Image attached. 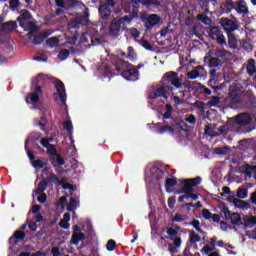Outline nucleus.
<instances>
[{"label":"nucleus","instance_id":"9","mask_svg":"<svg viewBox=\"0 0 256 256\" xmlns=\"http://www.w3.org/2000/svg\"><path fill=\"white\" fill-rule=\"evenodd\" d=\"M98 13L102 27H107V24L109 23V17H111L112 13L111 8L107 4H102L98 8Z\"/></svg>","mask_w":256,"mask_h":256},{"label":"nucleus","instance_id":"27","mask_svg":"<svg viewBox=\"0 0 256 256\" xmlns=\"http://www.w3.org/2000/svg\"><path fill=\"white\" fill-rule=\"evenodd\" d=\"M254 225H256V216H250L244 218L243 227L244 229H251Z\"/></svg>","mask_w":256,"mask_h":256},{"label":"nucleus","instance_id":"43","mask_svg":"<svg viewBox=\"0 0 256 256\" xmlns=\"http://www.w3.org/2000/svg\"><path fill=\"white\" fill-rule=\"evenodd\" d=\"M33 61H38V63H47V61H48L47 54H45V53H37L33 57Z\"/></svg>","mask_w":256,"mask_h":256},{"label":"nucleus","instance_id":"4","mask_svg":"<svg viewBox=\"0 0 256 256\" xmlns=\"http://www.w3.org/2000/svg\"><path fill=\"white\" fill-rule=\"evenodd\" d=\"M166 233L170 236L169 240L173 241V244L168 245V251L173 254L179 253V247H181L182 243L181 237H177L179 232L173 228H168Z\"/></svg>","mask_w":256,"mask_h":256},{"label":"nucleus","instance_id":"49","mask_svg":"<svg viewBox=\"0 0 256 256\" xmlns=\"http://www.w3.org/2000/svg\"><path fill=\"white\" fill-rule=\"evenodd\" d=\"M48 180H49V183L51 181V183H54V185L61 186L62 184V179L60 180L59 177L55 175V173L53 172H50V176Z\"/></svg>","mask_w":256,"mask_h":256},{"label":"nucleus","instance_id":"33","mask_svg":"<svg viewBox=\"0 0 256 256\" xmlns=\"http://www.w3.org/2000/svg\"><path fill=\"white\" fill-rule=\"evenodd\" d=\"M27 29L29 30L28 37L31 39V37H33V35L39 31V26H36L35 22H28Z\"/></svg>","mask_w":256,"mask_h":256},{"label":"nucleus","instance_id":"6","mask_svg":"<svg viewBox=\"0 0 256 256\" xmlns=\"http://www.w3.org/2000/svg\"><path fill=\"white\" fill-rule=\"evenodd\" d=\"M57 93H54V101H61L62 105H67V92L65 90V84L61 80L54 82Z\"/></svg>","mask_w":256,"mask_h":256},{"label":"nucleus","instance_id":"62","mask_svg":"<svg viewBox=\"0 0 256 256\" xmlns=\"http://www.w3.org/2000/svg\"><path fill=\"white\" fill-rule=\"evenodd\" d=\"M118 20L120 21L122 26L125 27V23L129 24V23H131V21H133V16L126 15L124 17L118 18Z\"/></svg>","mask_w":256,"mask_h":256},{"label":"nucleus","instance_id":"54","mask_svg":"<svg viewBox=\"0 0 256 256\" xmlns=\"http://www.w3.org/2000/svg\"><path fill=\"white\" fill-rule=\"evenodd\" d=\"M67 211H75L77 209V199L70 198V202L66 206Z\"/></svg>","mask_w":256,"mask_h":256},{"label":"nucleus","instance_id":"3","mask_svg":"<svg viewBox=\"0 0 256 256\" xmlns=\"http://www.w3.org/2000/svg\"><path fill=\"white\" fill-rule=\"evenodd\" d=\"M201 177L197 176L195 178H189L182 181L183 187L181 190L176 191V195H189V193H194L195 189L194 187H197V185H201Z\"/></svg>","mask_w":256,"mask_h":256},{"label":"nucleus","instance_id":"12","mask_svg":"<svg viewBox=\"0 0 256 256\" xmlns=\"http://www.w3.org/2000/svg\"><path fill=\"white\" fill-rule=\"evenodd\" d=\"M166 112L162 115L163 121L170 119V123L173 127H179L181 120L173 117V106L169 103L165 105Z\"/></svg>","mask_w":256,"mask_h":256},{"label":"nucleus","instance_id":"45","mask_svg":"<svg viewBox=\"0 0 256 256\" xmlns=\"http://www.w3.org/2000/svg\"><path fill=\"white\" fill-rule=\"evenodd\" d=\"M64 129L67 131V133H69L70 139L73 140V123L71 120L64 122Z\"/></svg>","mask_w":256,"mask_h":256},{"label":"nucleus","instance_id":"64","mask_svg":"<svg viewBox=\"0 0 256 256\" xmlns=\"http://www.w3.org/2000/svg\"><path fill=\"white\" fill-rule=\"evenodd\" d=\"M61 183L62 184H60V186L62 187V189H70V191H73V185L67 182V178L63 177Z\"/></svg>","mask_w":256,"mask_h":256},{"label":"nucleus","instance_id":"8","mask_svg":"<svg viewBox=\"0 0 256 256\" xmlns=\"http://www.w3.org/2000/svg\"><path fill=\"white\" fill-rule=\"evenodd\" d=\"M55 4L59 9H66V11L75 9V7H85V4L79 0H55Z\"/></svg>","mask_w":256,"mask_h":256},{"label":"nucleus","instance_id":"48","mask_svg":"<svg viewBox=\"0 0 256 256\" xmlns=\"http://www.w3.org/2000/svg\"><path fill=\"white\" fill-rule=\"evenodd\" d=\"M139 44L146 49V51H155V48H153V45L149 43L146 39H140Z\"/></svg>","mask_w":256,"mask_h":256},{"label":"nucleus","instance_id":"40","mask_svg":"<svg viewBox=\"0 0 256 256\" xmlns=\"http://www.w3.org/2000/svg\"><path fill=\"white\" fill-rule=\"evenodd\" d=\"M189 225H191L192 227H194V229L200 233L201 235H205V231H203V229H201V222L197 219H194L192 222L189 223Z\"/></svg>","mask_w":256,"mask_h":256},{"label":"nucleus","instance_id":"13","mask_svg":"<svg viewBox=\"0 0 256 256\" xmlns=\"http://www.w3.org/2000/svg\"><path fill=\"white\" fill-rule=\"evenodd\" d=\"M117 73H121V76L126 81H139V71L134 70L133 67H125L123 70L117 71Z\"/></svg>","mask_w":256,"mask_h":256},{"label":"nucleus","instance_id":"22","mask_svg":"<svg viewBox=\"0 0 256 256\" xmlns=\"http://www.w3.org/2000/svg\"><path fill=\"white\" fill-rule=\"evenodd\" d=\"M138 3H142L144 7H151V5L159 7V5H161V2H159V0H132L133 5H138Z\"/></svg>","mask_w":256,"mask_h":256},{"label":"nucleus","instance_id":"28","mask_svg":"<svg viewBox=\"0 0 256 256\" xmlns=\"http://www.w3.org/2000/svg\"><path fill=\"white\" fill-rule=\"evenodd\" d=\"M246 71H247V73L250 77H253V75H255L256 65H255V60L254 59H250L248 61V64L246 66Z\"/></svg>","mask_w":256,"mask_h":256},{"label":"nucleus","instance_id":"7","mask_svg":"<svg viewBox=\"0 0 256 256\" xmlns=\"http://www.w3.org/2000/svg\"><path fill=\"white\" fill-rule=\"evenodd\" d=\"M162 85L154 91V93L149 94L148 99L150 101H153L159 97H162L166 101L169 100V96H167V93H173L174 88L173 87H167L164 83H161Z\"/></svg>","mask_w":256,"mask_h":256},{"label":"nucleus","instance_id":"55","mask_svg":"<svg viewBox=\"0 0 256 256\" xmlns=\"http://www.w3.org/2000/svg\"><path fill=\"white\" fill-rule=\"evenodd\" d=\"M244 95H245L246 99H248V101H250V103H252V104L256 103V98H255V94H253V91L247 90L244 92Z\"/></svg>","mask_w":256,"mask_h":256},{"label":"nucleus","instance_id":"5","mask_svg":"<svg viewBox=\"0 0 256 256\" xmlns=\"http://www.w3.org/2000/svg\"><path fill=\"white\" fill-rule=\"evenodd\" d=\"M251 121H253L251 114L244 112L236 115L233 118H230L228 120V125H232L234 128L236 125H242L245 127V125H249Z\"/></svg>","mask_w":256,"mask_h":256},{"label":"nucleus","instance_id":"44","mask_svg":"<svg viewBox=\"0 0 256 256\" xmlns=\"http://www.w3.org/2000/svg\"><path fill=\"white\" fill-rule=\"evenodd\" d=\"M199 241H201V236H199V234L195 233L194 230L190 231V239L189 242L191 243V245H195V243H199Z\"/></svg>","mask_w":256,"mask_h":256},{"label":"nucleus","instance_id":"60","mask_svg":"<svg viewBox=\"0 0 256 256\" xmlns=\"http://www.w3.org/2000/svg\"><path fill=\"white\" fill-rule=\"evenodd\" d=\"M178 127L179 129H181V131H184V133H189V131H191V127H189V124L185 123V121L183 120L180 121Z\"/></svg>","mask_w":256,"mask_h":256},{"label":"nucleus","instance_id":"32","mask_svg":"<svg viewBox=\"0 0 256 256\" xmlns=\"http://www.w3.org/2000/svg\"><path fill=\"white\" fill-rule=\"evenodd\" d=\"M220 209H221V214L224 215V218L226 220H229L231 219V215L233 213H231V210H229V207L227 206V204H225L224 202L221 203V206H220Z\"/></svg>","mask_w":256,"mask_h":256},{"label":"nucleus","instance_id":"24","mask_svg":"<svg viewBox=\"0 0 256 256\" xmlns=\"http://www.w3.org/2000/svg\"><path fill=\"white\" fill-rule=\"evenodd\" d=\"M85 239H86L85 233L83 232L73 233L70 243L71 245H79V242L85 241Z\"/></svg>","mask_w":256,"mask_h":256},{"label":"nucleus","instance_id":"36","mask_svg":"<svg viewBox=\"0 0 256 256\" xmlns=\"http://www.w3.org/2000/svg\"><path fill=\"white\" fill-rule=\"evenodd\" d=\"M227 201H229V203H233V205H235V207H237L238 209H241V207L243 206V203H245L244 200L235 198V196L228 197Z\"/></svg>","mask_w":256,"mask_h":256},{"label":"nucleus","instance_id":"16","mask_svg":"<svg viewBox=\"0 0 256 256\" xmlns=\"http://www.w3.org/2000/svg\"><path fill=\"white\" fill-rule=\"evenodd\" d=\"M204 63H208V67H210V69H217L219 67H223V61H221V59L217 57L209 58L205 56Z\"/></svg>","mask_w":256,"mask_h":256},{"label":"nucleus","instance_id":"53","mask_svg":"<svg viewBox=\"0 0 256 256\" xmlns=\"http://www.w3.org/2000/svg\"><path fill=\"white\" fill-rule=\"evenodd\" d=\"M126 58L130 59V61H135V59H137V53H135V48H133V46L128 47V55Z\"/></svg>","mask_w":256,"mask_h":256},{"label":"nucleus","instance_id":"52","mask_svg":"<svg viewBox=\"0 0 256 256\" xmlns=\"http://www.w3.org/2000/svg\"><path fill=\"white\" fill-rule=\"evenodd\" d=\"M46 45H48V47H57V45H59V38L57 37H51V38H48L46 40Z\"/></svg>","mask_w":256,"mask_h":256},{"label":"nucleus","instance_id":"38","mask_svg":"<svg viewBox=\"0 0 256 256\" xmlns=\"http://www.w3.org/2000/svg\"><path fill=\"white\" fill-rule=\"evenodd\" d=\"M39 79H41V74H38L36 79L32 82V85H36L33 92L36 93V95H41V93H43V89L41 88V85H39Z\"/></svg>","mask_w":256,"mask_h":256},{"label":"nucleus","instance_id":"20","mask_svg":"<svg viewBox=\"0 0 256 256\" xmlns=\"http://www.w3.org/2000/svg\"><path fill=\"white\" fill-rule=\"evenodd\" d=\"M31 19V13L28 10H25L22 12L19 17L17 18V21L23 29H25V21H29Z\"/></svg>","mask_w":256,"mask_h":256},{"label":"nucleus","instance_id":"30","mask_svg":"<svg viewBox=\"0 0 256 256\" xmlns=\"http://www.w3.org/2000/svg\"><path fill=\"white\" fill-rule=\"evenodd\" d=\"M227 37L230 49H237V38L235 37V34H233V32H229L227 33Z\"/></svg>","mask_w":256,"mask_h":256},{"label":"nucleus","instance_id":"15","mask_svg":"<svg viewBox=\"0 0 256 256\" xmlns=\"http://www.w3.org/2000/svg\"><path fill=\"white\" fill-rule=\"evenodd\" d=\"M233 129H234L233 124H229V121H227L226 124H223L217 128L216 134H214V137H221V135L223 137H227V135H229V131H233Z\"/></svg>","mask_w":256,"mask_h":256},{"label":"nucleus","instance_id":"14","mask_svg":"<svg viewBox=\"0 0 256 256\" xmlns=\"http://www.w3.org/2000/svg\"><path fill=\"white\" fill-rule=\"evenodd\" d=\"M220 25L226 33H233V31H237V29H239V25L229 18H221Z\"/></svg>","mask_w":256,"mask_h":256},{"label":"nucleus","instance_id":"42","mask_svg":"<svg viewBox=\"0 0 256 256\" xmlns=\"http://www.w3.org/2000/svg\"><path fill=\"white\" fill-rule=\"evenodd\" d=\"M227 53H229V51L226 50L225 48H222V49H216L214 55L216 59H225V57H227Z\"/></svg>","mask_w":256,"mask_h":256},{"label":"nucleus","instance_id":"29","mask_svg":"<svg viewBox=\"0 0 256 256\" xmlns=\"http://www.w3.org/2000/svg\"><path fill=\"white\" fill-rule=\"evenodd\" d=\"M228 101L232 103V105H239V103H241V96L237 92H231Z\"/></svg>","mask_w":256,"mask_h":256},{"label":"nucleus","instance_id":"59","mask_svg":"<svg viewBox=\"0 0 256 256\" xmlns=\"http://www.w3.org/2000/svg\"><path fill=\"white\" fill-rule=\"evenodd\" d=\"M45 165H47V163L43 162L42 160L32 161V167H34V169H43Z\"/></svg>","mask_w":256,"mask_h":256},{"label":"nucleus","instance_id":"47","mask_svg":"<svg viewBox=\"0 0 256 256\" xmlns=\"http://www.w3.org/2000/svg\"><path fill=\"white\" fill-rule=\"evenodd\" d=\"M26 103H32V105L39 103V95H37V93H31L26 97Z\"/></svg>","mask_w":256,"mask_h":256},{"label":"nucleus","instance_id":"31","mask_svg":"<svg viewBox=\"0 0 256 256\" xmlns=\"http://www.w3.org/2000/svg\"><path fill=\"white\" fill-rule=\"evenodd\" d=\"M230 221L232 225H243V221L241 220V215L237 212H233L230 216Z\"/></svg>","mask_w":256,"mask_h":256},{"label":"nucleus","instance_id":"37","mask_svg":"<svg viewBox=\"0 0 256 256\" xmlns=\"http://www.w3.org/2000/svg\"><path fill=\"white\" fill-rule=\"evenodd\" d=\"M83 19H85L83 16L77 17L75 21H72L68 24L69 29H77L79 25H83Z\"/></svg>","mask_w":256,"mask_h":256},{"label":"nucleus","instance_id":"17","mask_svg":"<svg viewBox=\"0 0 256 256\" xmlns=\"http://www.w3.org/2000/svg\"><path fill=\"white\" fill-rule=\"evenodd\" d=\"M50 35H51L50 30H45V31L39 33L38 35L34 36L33 44L41 45V43H43V41H45L47 39V37H49Z\"/></svg>","mask_w":256,"mask_h":256},{"label":"nucleus","instance_id":"10","mask_svg":"<svg viewBox=\"0 0 256 256\" xmlns=\"http://www.w3.org/2000/svg\"><path fill=\"white\" fill-rule=\"evenodd\" d=\"M125 31V27L123 26L122 23L117 18H114L110 22V27H109V35L112 36L113 39H117L121 33Z\"/></svg>","mask_w":256,"mask_h":256},{"label":"nucleus","instance_id":"18","mask_svg":"<svg viewBox=\"0 0 256 256\" xmlns=\"http://www.w3.org/2000/svg\"><path fill=\"white\" fill-rule=\"evenodd\" d=\"M25 239V232L16 230L12 237L9 239V243L11 245H17L19 241H23Z\"/></svg>","mask_w":256,"mask_h":256},{"label":"nucleus","instance_id":"56","mask_svg":"<svg viewBox=\"0 0 256 256\" xmlns=\"http://www.w3.org/2000/svg\"><path fill=\"white\" fill-rule=\"evenodd\" d=\"M187 215L183 216L179 213H176L175 216L172 218V223H183V221H186Z\"/></svg>","mask_w":256,"mask_h":256},{"label":"nucleus","instance_id":"11","mask_svg":"<svg viewBox=\"0 0 256 256\" xmlns=\"http://www.w3.org/2000/svg\"><path fill=\"white\" fill-rule=\"evenodd\" d=\"M142 21L144 22L146 33H149L153 27H157V25H159L161 17L157 14H150L147 19L145 17L142 18Z\"/></svg>","mask_w":256,"mask_h":256},{"label":"nucleus","instance_id":"46","mask_svg":"<svg viewBox=\"0 0 256 256\" xmlns=\"http://www.w3.org/2000/svg\"><path fill=\"white\" fill-rule=\"evenodd\" d=\"M167 131H169V133L173 135L175 133V128H173V126L171 125H162L160 127V130H158V133H160V135H163V133H167Z\"/></svg>","mask_w":256,"mask_h":256},{"label":"nucleus","instance_id":"58","mask_svg":"<svg viewBox=\"0 0 256 256\" xmlns=\"http://www.w3.org/2000/svg\"><path fill=\"white\" fill-rule=\"evenodd\" d=\"M39 139H41V132H32L26 141H39Z\"/></svg>","mask_w":256,"mask_h":256},{"label":"nucleus","instance_id":"61","mask_svg":"<svg viewBox=\"0 0 256 256\" xmlns=\"http://www.w3.org/2000/svg\"><path fill=\"white\" fill-rule=\"evenodd\" d=\"M115 247H117V242L113 239L108 240L106 244L107 251H115Z\"/></svg>","mask_w":256,"mask_h":256},{"label":"nucleus","instance_id":"21","mask_svg":"<svg viewBox=\"0 0 256 256\" xmlns=\"http://www.w3.org/2000/svg\"><path fill=\"white\" fill-rule=\"evenodd\" d=\"M235 11H237V13H239L240 15H247V13H249V8L247 7V3H245L244 0H240L237 3V7L234 8Z\"/></svg>","mask_w":256,"mask_h":256},{"label":"nucleus","instance_id":"2","mask_svg":"<svg viewBox=\"0 0 256 256\" xmlns=\"http://www.w3.org/2000/svg\"><path fill=\"white\" fill-rule=\"evenodd\" d=\"M125 67H133L134 70L139 71V69H143L145 67L144 64H138L137 66L123 60V58H119L118 56H114L112 59V66L110 68V73H115V71H123Z\"/></svg>","mask_w":256,"mask_h":256},{"label":"nucleus","instance_id":"57","mask_svg":"<svg viewBox=\"0 0 256 256\" xmlns=\"http://www.w3.org/2000/svg\"><path fill=\"white\" fill-rule=\"evenodd\" d=\"M177 178H167L165 181V188L169 189L170 187H176Z\"/></svg>","mask_w":256,"mask_h":256},{"label":"nucleus","instance_id":"1","mask_svg":"<svg viewBox=\"0 0 256 256\" xmlns=\"http://www.w3.org/2000/svg\"><path fill=\"white\" fill-rule=\"evenodd\" d=\"M161 83H164L167 87H173L175 89H183V79L179 77V73L170 71L166 72L162 79Z\"/></svg>","mask_w":256,"mask_h":256},{"label":"nucleus","instance_id":"34","mask_svg":"<svg viewBox=\"0 0 256 256\" xmlns=\"http://www.w3.org/2000/svg\"><path fill=\"white\" fill-rule=\"evenodd\" d=\"M182 87H184V89H199L201 83L197 81H186L184 83L182 82Z\"/></svg>","mask_w":256,"mask_h":256},{"label":"nucleus","instance_id":"51","mask_svg":"<svg viewBox=\"0 0 256 256\" xmlns=\"http://www.w3.org/2000/svg\"><path fill=\"white\" fill-rule=\"evenodd\" d=\"M69 55H71V52L67 49H62L60 50V52L58 53V59L60 61H65V59H67L69 57Z\"/></svg>","mask_w":256,"mask_h":256},{"label":"nucleus","instance_id":"26","mask_svg":"<svg viewBox=\"0 0 256 256\" xmlns=\"http://www.w3.org/2000/svg\"><path fill=\"white\" fill-rule=\"evenodd\" d=\"M217 124L206 125L204 129V135L208 137H216Z\"/></svg>","mask_w":256,"mask_h":256},{"label":"nucleus","instance_id":"23","mask_svg":"<svg viewBox=\"0 0 256 256\" xmlns=\"http://www.w3.org/2000/svg\"><path fill=\"white\" fill-rule=\"evenodd\" d=\"M47 185H49V178L42 179L39 182L37 189L35 190V194L41 195V193H45V191L47 190Z\"/></svg>","mask_w":256,"mask_h":256},{"label":"nucleus","instance_id":"19","mask_svg":"<svg viewBox=\"0 0 256 256\" xmlns=\"http://www.w3.org/2000/svg\"><path fill=\"white\" fill-rule=\"evenodd\" d=\"M13 29H17V23L16 22H5L1 26V31L4 33V35H9L13 32Z\"/></svg>","mask_w":256,"mask_h":256},{"label":"nucleus","instance_id":"50","mask_svg":"<svg viewBox=\"0 0 256 256\" xmlns=\"http://www.w3.org/2000/svg\"><path fill=\"white\" fill-rule=\"evenodd\" d=\"M229 151H231V149L227 146L218 147V148L214 149V153L216 155H227V153H229Z\"/></svg>","mask_w":256,"mask_h":256},{"label":"nucleus","instance_id":"39","mask_svg":"<svg viewBox=\"0 0 256 256\" xmlns=\"http://www.w3.org/2000/svg\"><path fill=\"white\" fill-rule=\"evenodd\" d=\"M244 171H242V173H244V175H246V177H252L253 173L255 174V170L254 167L249 165V164H244L243 166Z\"/></svg>","mask_w":256,"mask_h":256},{"label":"nucleus","instance_id":"25","mask_svg":"<svg viewBox=\"0 0 256 256\" xmlns=\"http://www.w3.org/2000/svg\"><path fill=\"white\" fill-rule=\"evenodd\" d=\"M221 34H223V32H221V29L217 26L210 27L208 31V35L212 41H215V39H217Z\"/></svg>","mask_w":256,"mask_h":256},{"label":"nucleus","instance_id":"63","mask_svg":"<svg viewBox=\"0 0 256 256\" xmlns=\"http://www.w3.org/2000/svg\"><path fill=\"white\" fill-rule=\"evenodd\" d=\"M156 179L157 181H160V179H163V177H165V173L168 174L167 171L163 170V169H159V168H156Z\"/></svg>","mask_w":256,"mask_h":256},{"label":"nucleus","instance_id":"35","mask_svg":"<svg viewBox=\"0 0 256 256\" xmlns=\"http://www.w3.org/2000/svg\"><path fill=\"white\" fill-rule=\"evenodd\" d=\"M222 9L225 13H231L235 9V3L233 0H226L222 6Z\"/></svg>","mask_w":256,"mask_h":256},{"label":"nucleus","instance_id":"41","mask_svg":"<svg viewBox=\"0 0 256 256\" xmlns=\"http://www.w3.org/2000/svg\"><path fill=\"white\" fill-rule=\"evenodd\" d=\"M247 195H249V190H247V188H238L236 192V196L238 197V199H247Z\"/></svg>","mask_w":256,"mask_h":256}]
</instances>
